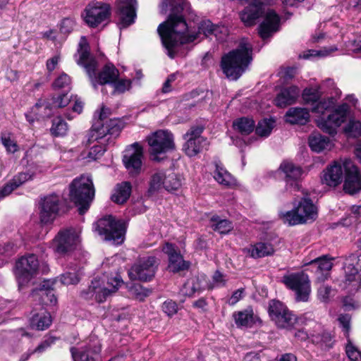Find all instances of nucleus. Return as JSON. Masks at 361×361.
Instances as JSON below:
<instances>
[{
  "instance_id": "f257e3e1",
  "label": "nucleus",
  "mask_w": 361,
  "mask_h": 361,
  "mask_svg": "<svg viewBox=\"0 0 361 361\" xmlns=\"http://www.w3.org/2000/svg\"><path fill=\"white\" fill-rule=\"evenodd\" d=\"M76 63L82 67L94 89L98 85H111L119 77V71L111 62L106 63L98 72V61L91 55L90 46L85 36L80 37L77 53L74 55Z\"/></svg>"
},
{
  "instance_id": "f03ea898",
  "label": "nucleus",
  "mask_w": 361,
  "mask_h": 361,
  "mask_svg": "<svg viewBox=\"0 0 361 361\" xmlns=\"http://www.w3.org/2000/svg\"><path fill=\"white\" fill-rule=\"evenodd\" d=\"M183 13H170L157 28L162 44L171 59L175 58L177 47L193 42L198 38L197 34H188V25Z\"/></svg>"
},
{
  "instance_id": "7ed1b4c3",
  "label": "nucleus",
  "mask_w": 361,
  "mask_h": 361,
  "mask_svg": "<svg viewBox=\"0 0 361 361\" xmlns=\"http://www.w3.org/2000/svg\"><path fill=\"white\" fill-rule=\"evenodd\" d=\"M104 128L106 129L99 123L92 124L89 131L87 145L97 142L88 152V157L91 159H100L107 150V146L115 143L114 140L120 135L123 123L121 120H111Z\"/></svg>"
},
{
  "instance_id": "20e7f679",
  "label": "nucleus",
  "mask_w": 361,
  "mask_h": 361,
  "mask_svg": "<svg viewBox=\"0 0 361 361\" xmlns=\"http://www.w3.org/2000/svg\"><path fill=\"white\" fill-rule=\"evenodd\" d=\"M252 45L244 40L237 47L222 56L220 66L226 76L233 80H238L252 61Z\"/></svg>"
},
{
  "instance_id": "39448f33",
  "label": "nucleus",
  "mask_w": 361,
  "mask_h": 361,
  "mask_svg": "<svg viewBox=\"0 0 361 361\" xmlns=\"http://www.w3.org/2000/svg\"><path fill=\"white\" fill-rule=\"evenodd\" d=\"M94 195L92 180L82 176L74 178L68 185L69 200L78 207L80 214H84L89 209Z\"/></svg>"
},
{
  "instance_id": "423d86ee",
  "label": "nucleus",
  "mask_w": 361,
  "mask_h": 361,
  "mask_svg": "<svg viewBox=\"0 0 361 361\" xmlns=\"http://www.w3.org/2000/svg\"><path fill=\"white\" fill-rule=\"evenodd\" d=\"M39 263L37 256L30 254L21 257L16 263V276L17 279L18 289L20 291L27 288H33V283L39 281H32V279L37 274Z\"/></svg>"
},
{
  "instance_id": "0eeeda50",
  "label": "nucleus",
  "mask_w": 361,
  "mask_h": 361,
  "mask_svg": "<svg viewBox=\"0 0 361 361\" xmlns=\"http://www.w3.org/2000/svg\"><path fill=\"white\" fill-rule=\"evenodd\" d=\"M95 229L105 240L121 245L125 240L127 226L123 219H117L113 215H106L97 220Z\"/></svg>"
},
{
  "instance_id": "6e6552de",
  "label": "nucleus",
  "mask_w": 361,
  "mask_h": 361,
  "mask_svg": "<svg viewBox=\"0 0 361 361\" xmlns=\"http://www.w3.org/2000/svg\"><path fill=\"white\" fill-rule=\"evenodd\" d=\"M71 102L68 93L51 94L47 98H39L32 108V113L37 120H44L54 116L55 110L66 107Z\"/></svg>"
},
{
  "instance_id": "1a4fd4ad",
  "label": "nucleus",
  "mask_w": 361,
  "mask_h": 361,
  "mask_svg": "<svg viewBox=\"0 0 361 361\" xmlns=\"http://www.w3.org/2000/svg\"><path fill=\"white\" fill-rule=\"evenodd\" d=\"M84 24L89 28L94 29L102 23L107 24L111 17V6L108 3L96 1L89 3L81 13Z\"/></svg>"
},
{
  "instance_id": "9d476101",
  "label": "nucleus",
  "mask_w": 361,
  "mask_h": 361,
  "mask_svg": "<svg viewBox=\"0 0 361 361\" xmlns=\"http://www.w3.org/2000/svg\"><path fill=\"white\" fill-rule=\"evenodd\" d=\"M79 242V235L75 228H61L51 240V247L59 257H66L77 249Z\"/></svg>"
},
{
  "instance_id": "9b49d317",
  "label": "nucleus",
  "mask_w": 361,
  "mask_h": 361,
  "mask_svg": "<svg viewBox=\"0 0 361 361\" xmlns=\"http://www.w3.org/2000/svg\"><path fill=\"white\" fill-rule=\"evenodd\" d=\"M144 149L137 142L126 148L122 156V163L131 178H137L144 171Z\"/></svg>"
},
{
  "instance_id": "f8f14e48",
  "label": "nucleus",
  "mask_w": 361,
  "mask_h": 361,
  "mask_svg": "<svg viewBox=\"0 0 361 361\" xmlns=\"http://www.w3.org/2000/svg\"><path fill=\"white\" fill-rule=\"evenodd\" d=\"M60 196L52 193L42 197L39 201V219L43 224H51L62 213H65Z\"/></svg>"
},
{
  "instance_id": "ddd939ff",
  "label": "nucleus",
  "mask_w": 361,
  "mask_h": 361,
  "mask_svg": "<svg viewBox=\"0 0 361 361\" xmlns=\"http://www.w3.org/2000/svg\"><path fill=\"white\" fill-rule=\"evenodd\" d=\"M268 313L271 321L280 329H292L297 322L296 315L278 300L269 301Z\"/></svg>"
},
{
  "instance_id": "4468645a",
  "label": "nucleus",
  "mask_w": 361,
  "mask_h": 361,
  "mask_svg": "<svg viewBox=\"0 0 361 361\" xmlns=\"http://www.w3.org/2000/svg\"><path fill=\"white\" fill-rule=\"evenodd\" d=\"M147 142L151 147V154L154 159L159 161V154L166 153L175 149L173 134L165 130H159L148 136Z\"/></svg>"
},
{
  "instance_id": "2eb2a0df",
  "label": "nucleus",
  "mask_w": 361,
  "mask_h": 361,
  "mask_svg": "<svg viewBox=\"0 0 361 361\" xmlns=\"http://www.w3.org/2000/svg\"><path fill=\"white\" fill-rule=\"evenodd\" d=\"M348 112L349 106L343 103L335 108L326 118H322L317 126L324 133L334 136L337 133V128L345 122Z\"/></svg>"
},
{
  "instance_id": "dca6fc26",
  "label": "nucleus",
  "mask_w": 361,
  "mask_h": 361,
  "mask_svg": "<svg viewBox=\"0 0 361 361\" xmlns=\"http://www.w3.org/2000/svg\"><path fill=\"white\" fill-rule=\"evenodd\" d=\"M79 282V278L75 273L66 272L59 277L40 280L39 283H33V288L30 290V293L38 292L56 291L63 286L75 285Z\"/></svg>"
},
{
  "instance_id": "f3484780",
  "label": "nucleus",
  "mask_w": 361,
  "mask_h": 361,
  "mask_svg": "<svg viewBox=\"0 0 361 361\" xmlns=\"http://www.w3.org/2000/svg\"><path fill=\"white\" fill-rule=\"evenodd\" d=\"M283 175L286 187L288 190L298 192L301 188L302 175L305 171L302 166L290 160H283L278 169Z\"/></svg>"
},
{
  "instance_id": "a211bd4d",
  "label": "nucleus",
  "mask_w": 361,
  "mask_h": 361,
  "mask_svg": "<svg viewBox=\"0 0 361 361\" xmlns=\"http://www.w3.org/2000/svg\"><path fill=\"white\" fill-rule=\"evenodd\" d=\"M158 264L154 256H149L140 259L132 266L128 272L130 279L140 281H150L154 277Z\"/></svg>"
},
{
  "instance_id": "6ab92c4d",
  "label": "nucleus",
  "mask_w": 361,
  "mask_h": 361,
  "mask_svg": "<svg viewBox=\"0 0 361 361\" xmlns=\"http://www.w3.org/2000/svg\"><path fill=\"white\" fill-rule=\"evenodd\" d=\"M162 251L168 257L167 270L169 272L177 274L189 269L190 262L183 259L180 250L175 244L166 243L162 247Z\"/></svg>"
},
{
  "instance_id": "aec40b11",
  "label": "nucleus",
  "mask_w": 361,
  "mask_h": 361,
  "mask_svg": "<svg viewBox=\"0 0 361 361\" xmlns=\"http://www.w3.org/2000/svg\"><path fill=\"white\" fill-rule=\"evenodd\" d=\"M305 271L306 269L284 275L282 278V282L295 293H310L311 283Z\"/></svg>"
},
{
  "instance_id": "412c9836",
  "label": "nucleus",
  "mask_w": 361,
  "mask_h": 361,
  "mask_svg": "<svg viewBox=\"0 0 361 361\" xmlns=\"http://www.w3.org/2000/svg\"><path fill=\"white\" fill-rule=\"evenodd\" d=\"M345 180L343 190L350 195H355L361 191V172L358 167L350 161L343 163Z\"/></svg>"
},
{
  "instance_id": "4be33fe9",
  "label": "nucleus",
  "mask_w": 361,
  "mask_h": 361,
  "mask_svg": "<svg viewBox=\"0 0 361 361\" xmlns=\"http://www.w3.org/2000/svg\"><path fill=\"white\" fill-rule=\"evenodd\" d=\"M264 19L257 27L259 37L265 41L279 31L281 18L274 10H269L264 13Z\"/></svg>"
},
{
  "instance_id": "5701e85b",
  "label": "nucleus",
  "mask_w": 361,
  "mask_h": 361,
  "mask_svg": "<svg viewBox=\"0 0 361 361\" xmlns=\"http://www.w3.org/2000/svg\"><path fill=\"white\" fill-rule=\"evenodd\" d=\"M137 0H119L117 13L120 16V23L123 27H128L135 23Z\"/></svg>"
},
{
  "instance_id": "b1692460",
  "label": "nucleus",
  "mask_w": 361,
  "mask_h": 361,
  "mask_svg": "<svg viewBox=\"0 0 361 361\" xmlns=\"http://www.w3.org/2000/svg\"><path fill=\"white\" fill-rule=\"evenodd\" d=\"M70 350L74 361H95L94 355L100 353L101 345L92 342L81 348L72 347Z\"/></svg>"
},
{
  "instance_id": "393cba45",
  "label": "nucleus",
  "mask_w": 361,
  "mask_h": 361,
  "mask_svg": "<svg viewBox=\"0 0 361 361\" xmlns=\"http://www.w3.org/2000/svg\"><path fill=\"white\" fill-rule=\"evenodd\" d=\"M334 257H331L329 255H322L309 263L306 264L310 267L311 271H314L317 274H320V276L317 277V279L324 281L326 279L329 271L332 269L334 265L333 260ZM307 268L306 270H308Z\"/></svg>"
},
{
  "instance_id": "a878e982",
  "label": "nucleus",
  "mask_w": 361,
  "mask_h": 361,
  "mask_svg": "<svg viewBox=\"0 0 361 361\" xmlns=\"http://www.w3.org/2000/svg\"><path fill=\"white\" fill-rule=\"evenodd\" d=\"M265 8L260 5L248 4L239 13L240 20L246 27H252L264 15Z\"/></svg>"
},
{
  "instance_id": "bb28decb",
  "label": "nucleus",
  "mask_w": 361,
  "mask_h": 361,
  "mask_svg": "<svg viewBox=\"0 0 361 361\" xmlns=\"http://www.w3.org/2000/svg\"><path fill=\"white\" fill-rule=\"evenodd\" d=\"M32 179V174L29 172H20L11 180L0 187V200L5 198L27 181Z\"/></svg>"
},
{
  "instance_id": "cd10ccee",
  "label": "nucleus",
  "mask_w": 361,
  "mask_h": 361,
  "mask_svg": "<svg viewBox=\"0 0 361 361\" xmlns=\"http://www.w3.org/2000/svg\"><path fill=\"white\" fill-rule=\"evenodd\" d=\"M300 93L297 86L291 85L283 87L274 99V104L280 108H284L294 104Z\"/></svg>"
},
{
  "instance_id": "c85d7f7f",
  "label": "nucleus",
  "mask_w": 361,
  "mask_h": 361,
  "mask_svg": "<svg viewBox=\"0 0 361 361\" xmlns=\"http://www.w3.org/2000/svg\"><path fill=\"white\" fill-rule=\"evenodd\" d=\"M284 118L290 124L304 126L310 121V111L306 108L290 107L286 111Z\"/></svg>"
},
{
  "instance_id": "c756f323",
  "label": "nucleus",
  "mask_w": 361,
  "mask_h": 361,
  "mask_svg": "<svg viewBox=\"0 0 361 361\" xmlns=\"http://www.w3.org/2000/svg\"><path fill=\"white\" fill-rule=\"evenodd\" d=\"M125 283L120 275L108 279L106 286L102 288H99V281H92L90 288H92L93 293H114L119 288L124 286Z\"/></svg>"
},
{
  "instance_id": "7c9ffc66",
  "label": "nucleus",
  "mask_w": 361,
  "mask_h": 361,
  "mask_svg": "<svg viewBox=\"0 0 361 361\" xmlns=\"http://www.w3.org/2000/svg\"><path fill=\"white\" fill-rule=\"evenodd\" d=\"M343 169L341 164L335 162L324 171L322 181L329 186L336 187L343 180Z\"/></svg>"
},
{
  "instance_id": "2f4dec72",
  "label": "nucleus",
  "mask_w": 361,
  "mask_h": 361,
  "mask_svg": "<svg viewBox=\"0 0 361 361\" xmlns=\"http://www.w3.org/2000/svg\"><path fill=\"white\" fill-rule=\"evenodd\" d=\"M244 252L252 258L259 259L272 255L275 250L269 243L258 242L245 248Z\"/></svg>"
},
{
  "instance_id": "473e14b6",
  "label": "nucleus",
  "mask_w": 361,
  "mask_h": 361,
  "mask_svg": "<svg viewBox=\"0 0 361 361\" xmlns=\"http://www.w3.org/2000/svg\"><path fill=\"white\" fill-rule=\"evenodd\" d=\"M51 323L52 319L50 312L44 309L34 312L30 319V328L37 331H44L48 329Z\"/></svg>"
},
{
  "instance_id": "72a5a7b5",
  "label": "nucleus",
  "mask_w": 361,
  "mask_h": 361,
  "mask_svg": "<svg viewBox=\"0 0 361 361\" xmlns=\"http://www.w3.org/2000/svg\"><path fill=\"white\" fill-rule=\"evenodd\" d=\"M344 270L345 274V283L348 286H351L349 292L353 290L357 291L358 288L361 287V279L360 276L359 275V271L360 270L355 266V264L348 262V260L345 264Z\"/></svg>"
},
{
  "instance_id": "f704fd0d",
  "label": "nucleus",
  "mask_w": 361,
  "mask_h": 361,
  "mask_svg": "<svg viewBox=\"0 0 361 361\" xmlns=\"http://www.w3.org/2000/svg\"><path fill=\"white\" fill-rule=\"evenodd\" d=\"M297 210L305 217V223L307 220H315L317 218V209L309 197H302L295 207Z\"/></svg>"
},
{
  "instance_id": "c9c22d12",
  "label": "nucleus",
  "mask_w": 361,
  "mask_h": 361,
  "mask_svg": "<svg viewBox=\"0 0 361 361\" xmlns=\"http://www.w3.org/2000/svg\"><path fill=\"white\" fill-rule=\"evenodd\" d=\"M331 144L330 139L318 132L311 133L308 137V145L312 151L319 153L327 149Z\"/></svg>"
},
{
  "instance_id": "e433bc0d",
  "label": "nucleus",
  "mask_w": 361,
  "mask_h": 361,
  "mask_svg": "<svg viewBox=\"0 0 361 361\" xmlns=\"http://www.w3.org/2000/svg\"><path fill=\"white\" fill-rule=\"evenodd\" d=\"M132 192V185L129 181H123L116 187V192L111 197V200L118 204H123L130 198Z\"/></svg>"
},
{
  "instance_id": "4c0bfd02",
  "label": "nucleus",
  "mask_w": 361,
  "mask_h": 361,
  "mask_svg": "<svg viewBox=\"0 0 361 361\" xmlns=\"http://www.w3.org/2000/svg\"><path fill=\"white\" fill-rule=\"evenodd\" d=\"M214 179L220 184L231 186L234 184L233 176L226 169L221 161L215 162Z\"/></svg>"
},
{
  "instance_id": "58836bf2",
  "label": "nucleus",
  "mask_w": 361,
  "mask_h": 361,
  "mask_svg": "<svg viewBox=\"0 0 361 361\" xmlns=\"http://www.w3.org/2000/svg\"><path fill=\"white\" fill-rule=\"evenodd\" d=\"M233 127L242 135H248L254 131L255 121L252 118L243 116L235 119Z\"/></svg>"
},
{
  "instance_id": "ea45409f",
  "label": "nucleus",
  "mask_w": 361,
  "mask_h": 361,
  "mask_svg": "<svg viewBox=\"0 0 361 361\" xmlns=\"http://www.w3.org/2000/svg\"><path fill=\"white\" fill-rule=\"evenodd\" d=\"M209 145L207 140L202 141L197 139H187L183 145V149L185 154L192 157L200 153L205 146Z\"/></svg>"
},
{
  "instance_id": "a19ab883",
  "label": "nucleus",
  "mask_w": 361,
  "mask_h": 361,
  "mask_svg": "<svg viewBox=\"0 0 361 361\" xmlns=\"http://www.w3.org/2000/svg\"><path fill=\"white\" fill-rule=\"evenodd\" d=\"M211 226L214 231L221 234H227L233 230V223L228 219H222L218 215H214L210 219Z\"/></svg>"
},
{
  "instance_id": "79ce46f5",
  "label": "nucleus",
  "mask_w": 361,
  "mask_h": 361,
  "mask_svg": "<svg viewBox=\"0 0 361 361\" xmlns=\"http://www.w3.org/2000/svg\"><path fill=\"white\" fill-rule=\"evenodd\" d=\"M254 313L251 307L233 314L235 324L238 326H251L254 323Z\"/></svg>"
},
{
  "instance_id": "37998d69",
  "label": "nucleus",
  "mask_w": 361,
  "mask_h": 361,
  "mask_svg": "<svg viewBox=\"0 0 361 361\" xmlns=\"http://www.w3.org/2000/svg\"><path fill=\"white\" fill-rule=\"evenodd\" d=\"M68 130V123L61 116H56L51 121L49 129L50 134L54 137H64Z\"/></svg>"
},
{
  "instance_id": "c03bdc74",
  "label": "nucleus",
  "mask_w": 361,
  "mask_h": 361,
  "mask_svg": "<svg viewBox=\"0 0 361 361\" xmlns=\"http://www.w3.org/2000/svg\"><path fill=\"white\" fill-rule=\"evenodd\" d=\"M221 27L219 25L214 24L210 20H202L198 25V31L195 34L198 36L200 34L204 35L206 37L210 35L217 36L221 33Z\"/></svg>"
},
{
  "instance_id": "a18cd8bd",
  "label": "nucleus",
  "mask_w": 361,
  "mask_h": 361,
  "mask_svg": "<svg viewBox=\"0 0 361 361\" xmlns=\"http://www.w3.org/2000/svg\"><path fill=\"white\" fill-rule=\"evenodd\" d=\"M281 219L285 224H288L289 226H295L305 223V217L299 213L296 207L283 214Z\"/></svg>"
},
{
  "instance_id": "49530a36",
  "label": "nucleus",
  "mask_w": 361,
  "mask_h": 361,
  "mask_svg": "<svg viewBox=\"0 0 361 361\" xmlns=\"http://www.w3.org/2000/svg\"><path fill=\"white\" fill-rule=\"evenodd\" d=\"M275 121L272 118H263L255 124V133L260 137H268L274 128Z\"/></svg>"
},
{
  "instance_id": "de8ad7c7",
  "label": "nucleus",
  "mask_w": 361,
  "mask_h": 361,
  "mask_svg": "<svg viewBox=\"0 0 361 361\" xmlns=\"http://www.w3.org/2000/svg\"><path fill=\"white\" fill-rule=\"evenodd\" d=\"M164 183L165 175L164 173H154L150 178L147 192L149 195H153L154 192H157L161 188L162 185L164 188Z\"/></svg>"
},
{
  "instance_id": "09e8293b",
  "label": "nucleus",
  "mask_w": 361,
  "mask_h": 361,
  "mask_svg": "<svg viewBox=\"0 0 361 361\" xmlns=\"http://www.w3.org/2000/svg\"><path fill=\"white\" fill-rule=\"evenodd\" d=\"M213 286L204 276L197 277L192 280V290L193 293L211 290Z\"/></svg>"
},
{
  "instance_id": "8fccbe9b",
  "label": "nucleus",
  "mask_w": 361,
  "mask_h": 361,
  "mask_svg": "<svg viewBox=\"0 0 361 361\" xmlns=\"http://www.w3.org/2000/svg\"><path fill=\"white\" fill-rule=\"evenodd\" d=\"M1 142L8 153L14 154L19 150V146L16 141L11 137V133H1Z\"/></svg>"
},
{
  "instance_id": "3c124183",
  "label": "nucleus",
  "mask_w": 361,
  "mask_h": 361,
  "mask_svg": "<svg viewBox=\"0 0 361 361\" xmlns=\"http://www.w3.org/2000/svg\"><path fill=\"white\" fill-rule=\"evenodd\" d=\"M181 186V181L177 175L171 173L165 176L164 188L169 192L178 190Z\"/></svg>"
},
{
  "instance_id": "603ef678",
  "label": "nucleus",
  "mask_w": 361,
  "mask_h": 361,
  "mask_svg": "<svg viewBox=\"0 0 361 361\" xmlns=\"http://www.w3.org/2000/svg\"><path fill=\"white\" fill-rule=\"evenodd\" d=\"M321 93L318 89L305 88L302 92V99L306 104H314L321 98Z\"/></svg>"
},
{
  "instance_id": "864d4df0",
  "label": "nucleus",
  "mask_w": 361,
  "mask_h": 361,
  "mask_svg": "<svg viewBox=\"0 0 361 361\" xmlns=\"http://www.w3.org/2000/svg\"><path fill=\"white\" fill-rule=\"evenodd\" d=\"M333 97H328L327 99H319L315 103L312 107V111L314 113L324 114L325 111L330 110L334 106Z\"/></svg>"
},
{
  "instance_id": "5fc2aeb1",
  "label": "nucleus",
  "mask_w": 361,
  "mask_h": 361,
  "mask_svg": "<svg viewBox=\"0 0 361 361\" xmlns=\"http://www.w3.org/2000/svg\"><path fill=\"white\" fill-rule=\"evenodd\" d=\"M170 13H185L190 9V4L187 0H169Z\"/></svg>"
},
{
  "instance_id": "6e6d98bb",
  "label": "nucleus",
  "mask_w": 361,
  "mask_h": 361,
  "mask_svg": "<svg viewBox=\"0 0 361 361\" xmlns=\"http://www.w3.org/2000/svg\"><path fill=\"white\" fill-rule=\"evenodd\" d=\"M204 130L203 126H192L184 135V138L187 139H197L202 141H207V138L202 137L201 135Z\"/></svg>"
},
{
  "instance_id": "4d7b16f0",
  "label": "nucleus",
  "mask_w": 361,
  "mask_h": 361,
  "mask_svg": "<svg viewBox=\"0 0 361 361\" xmlns=\"http://www.w3.org/2000/svg\"><path fill=\"white\" fill-rule=\"evenodd\" d=\"M344 131L350 136L359 137L361 136V122L359 121L350 120L345 127Z\"/></svg>"
},
{
  "instance_id": "13d9d810",
  "label": "nucleus",
  "mask_w": 361,
  "mask_h": 361,
  "mask_svg": "<svg viewBox=\"0 0 361 361\" xmlns=\"http://www.w3.org/2000/svg\"><path fill=\"white\" fill-rule=\"evenodd\" d=\"M111 85L114 87V94H123L131 87V80L120 79L119 77H118V79H116L114 82H112Z\"/></svg>"
},
{
  "instance_id": "bf43d9fd",
  "label": "nucleus",
  "mask_w": 361,
  "mask_h": 361,
  "mask_svg": "<svg viewBox=\"0 0 361 361\" xmlns=\"http://www.w3.org/2000/svg\"><path fill=\"white\" fill-rule=\"evenodd\" d=\"M75 25V20L71 18H64L59 24L60 32L64 35L70 34Z\"/></svg>"
},
{
  "instance_id": "052dcab7",
  "label": "nucleus",
  "mask_w": 361,
  "mask_h": 361,
  "mask_svg": "<svg viewBox=\"0 0 361 361\" xmlns=\"http://www.w3.org/2000/svg\"><path fill=\"white\" fill-rule=\"evenodd\" d=\"M71 77L63 73L54 80L52 86L54 89H62L68 87L71 84Z\"/></svg>"
},
{
  "instance_id": "680f3d73",
  "label": "nucleus",
  "mask_w": 361,
  "mask_h": 361,
  "mask_svg": "<svg viewBox=\"0 0 361 361\" xmlns=\"http://www.w3.org/2000/svg\"><path fill=\"white\" fill-rule=\"evenodd\" d=\"M343 307L345 310L350 311L360 307V304L359 301L355 300L353 295H346L342 299Z\"/></svg>"
},
{
  "instance_id": "e2e57ef3",
  "label": "nucleus",
  "mask_w": 361,
  "mask_h": 361,
  "mask_svg": "<svg viewBox=\"0 0 361 361\" xmlns=\"http://www.w3.org/2000/svg\"><path fill=\"white\" fill-rule=\"evenodd\" d=\"M109 114H110V109L109 108H106L105 106H102L101 109V111L99 112V118L94 124L99 123V124L102 125L103 127H104V126H107L108 123L110 121L118 120V118H113V119H109L104 123V121L107 118ZM104 128L106 129V128Z\"/></svg>"
},
{
  "instance_id": "0e129e2a",
  "label": "nucleus",
  "mask_w": 361,
  "mask_h": 361,
  "mask_svg": "<svg viewBox=\"0 0 361 361\" xmlns=\"http://www.w3.org/2000/svg\"><path fill=\"white\" fill-rule=\"evenodd\" d=\"M39 300L43 306L55 307L57 304L56 295H41Z\"/></svg>"
},
{
  "instance_id": "69168bd1",
  "label": "nucleus",
  "mask_w": 361,
  "mask_h": 361,
  "mask_svg": "<svg viewBox=\"0 0 361 361\" xmlns=\"http://www.w3.org/2000/svg\"><path fill=\"white\" fill-rule=\"evenodd\" d=\"M163 311L169 317L176 314L178 311L176 302L169 300L164 302L162 305Z\"/></svg>"
},
{
  "instance_id": "338daca9",
  "label": "nucleus",
  "mask_w": 361,
  "mask_h": 361,
  "mask_svg": "<svg viewBox=\"0 0 361 361\" xmlns=\"http://www.w3.org/2000/svg\"><path fill=\"white\" fill-rule=\"evenodd\" d=\"M346 354L350 360L356 361L360 357V352L351 343L346 345Z\"/></svg>"
},
{
  "instance_id": "774afa93",
  "label": "nucleus",
  "mask_w": 361,
  "mask_h": 361,
  "mask_svg": "<svg viewBox=\"0 0 361 361\" xmlns=\"http://www.w3.org/2000/svg\"><path fill=\"white\" fill-rule=\"evenodd\" d=\"M56 341L55 337L49 336L43 341L35 349V352L42 353L50 347Z\"/></svg>"
}]
</instances>
